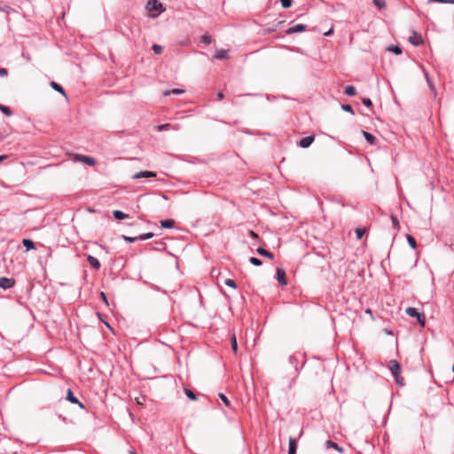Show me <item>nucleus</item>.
Instances as JSON below:
<instances>
[{
  "mask_svg": "<svg viewBox=\"0 0 454 454\" xmlns=\"http://www.w3.org/2000/svg\"><path fill=\"white\" fill-rule=\"evenodd\" d=\"M388 368L395 379L396 384L403 386L404 384L403 378L400 376L401 365L396 360H391L388 363Z\"/></svg>",
  "mask_w": 454,
  "mask_h": 454,
  "instance_id": "nucleus-1",
  "label": "nucleus"
},
{
  "mask_svg": "<svg viewBox=\"0 0 454 454\" xmlns=\"http://www.w3.org/2000/svg\"><path fill=\"white\" fill-rule=\"evenodd\" d=\"M366 232H367L366 228H356V239H361Z\"/></svg>",
  "mask_w": 454,
  "mask_h": 454,
  "instance_id": "nucleus-22",
  "label": "nucleus"
},
{
  "mask_svg": "<svg viewBox=\"0 0 454 454\" xmlns=\"http://www.w3.org/2000/svg\"><path fill=\"white\" fill-rule=\"evenodd\" d=\"M297 440L294 437L289 438L288 454H296Z\"/></svg>",
  "mask_w": 454,
  "mask_h": 454,
  "instance_id": "nucleus-12",
  "label": "nucleus"
},
{
  "mask_svg": "<svg viewBox=\"0 0 454 454\" xmlns=\"http://www.w3.org/2000/svg\"><path fill=\"white\" fill-rule=\"evenodd\" d=\"M153 237V232H148V233H145V234L138 236V239H141V240H145V239H151Z\"/></svg>",
  "mask_w": 454,
  "mask_h": 454,
  "instance_id": "nucleus-34",
  "label": "nucleus"
},
{
  "mask_svg": "<svg viewBox=\"0 0 454 454\" xmlns=\"http://www.w3.org/2000/svg\"><path fill=\"white\" fill-rule=\"evenodd\" d=\"M51 87L55 90L56 91L59 92L60 94H62L66 98H67V94L64 90V89L62 88L61 85H59V83H57L56 82H51L50 83Z\"/></svg>",
  "mask_w": 454,
  "mask_h": 454,
  "instance_id": "nucleus-15",
  "label": "nucleus"
},
{
  "mask_svg": "<svg viewBox=\"0 0 454 454\" xmlns=\"http://www.w3.org/2000/svg\"><path fill=\"white\" fill-rule=\"evenodd\" d=\"M314 139H315L314 136L305 137L302 139H301V141L299 142V145L302 148H307L314 142Z\"/></svg>",
  "mask_w": 454,
  "mask_h": 454,
  "instance_id": "nucleus-10",
  "label": "nucleus"
},
{
  "mask_svg": "<svg viewBox=\"0 0 454 454\" xmlns=\"http://www.w3.org/2000/svg\"><path fill=\"white\" fill-rule=\"evenodd\" d=\"M24 247L27 248V250L35 249V244L30 239H23L22 241Z\"/></svg>",
  "mask_w": 454,
  "mask_h": 454,
  "instance_id": "nucleus-23",
  "label": "nucleus"
},
{
  "mask_svg": "<svg viewBox=\"0 0 454 454\" xmlns=\"http://www.w3.org/2000/svg\"><path fill=\"white\" fill-rule=\"evenodd\" d=\"M277 279L281 286L287 285L286 275L283 269H277Z\"/></svg>",
  "mask_w": 454,
  "mask_h": 454,
  "instance_id": "nucleus-6",
  "label": "nucleus"
},
{
  "mask_svg": "<svg viewBox=\"0 0 454 454\" xmlns=\"http://www.w3.org/2000/svg\"><path fill=\"white\" fill-rule=\"evenodd\" d=\"M341 108L344 110V111H347L352 114H354V111H353V108L350 105H342L341 106Z\"/></svg>",
  "mask_w": 454,
  "mask_h": 454,
  "instance_id": "nucleus-36",
  "label": "nucleus"
},
{
  "mask_svg": "<svg viewBox=\"0 0 454 454\" xmlns=\"http://www.w3.org/2000/svg\"><path fill=\"white\" fill-rule=\"evenodd\" d=\"M87 260L93 269L98 270L100 268L101 265H100L99 261L97 258H95L94 256L88 255Z\"/></svg>",
  "mask_w": 454,
  "mask_h": 454,
  "instance_id": "nucleus-13",
  "label": "nucleus"
},
{
  "mask_svg": "<svg viewBox=\"0 0 454 454\" xmlns=\"http://www.w3.org/2000/svg\"><path fill=\"white\" fill-rule=\"evenodd\" d=\"M135 401H136V403H137L138 405H143V404H144V401H145V397H142V399H141V398H139V397H136V398H135Z\"/></svg>",
  "mask_w": 454,
  "mask_h": 454,
  "instance_id": "nucleus-47",
  "label": "nucleus"
},
{
  "mask_svg": "<svg viewBox=\"0 0 454 454\" xmlns=\"http://www.w3.org/2000/svg\"><path fill=\"white\" fill-rule=\"evenodd\" d=\"M16 281L12 278H0V288L10 289L14 286Z\"/></svg>",
  "mask_w": 454,
  "mask_h": 454,
  "instance_id": "nucleus-5",
  "label": "nucleus"
},
{
  "mask_svg": "<svg viewBox=\"0 0 454 454\" xmlns=\"http://www.w3.org/2000/svg\"><path fill=\"white\" fill-rule=\"evenodd\" d=\"M306 29V26L302 24H297L295 26H293L289 27L286 31L287 34H294V33H299L302 32Z\"/></svg>",
  "mask_w": 454,
  "mask_h": 454,
  "instance_id": "nucleus-11",
  "label": "nucleus"
},
{
  "mask_svg": "<svg viewBox=\"0 0 454 454\" xmlns=\"http://www.w3.org/2000/svg\"><path fill=\"white\" fill-rule=\"evenodd\" d=\"M155 176H156L155 172L146 170V171H141V172L136 173L132 176V178L138 179V178H142V177H155Z\"/></svg>",
  "mask_w": 454,
  "mask_h": 454,
  "instance_id": "nucleus-8",
  "label": "nucleus"
},
{
  "mask_svg": "<svg viewBox=\"0 0 454 454\" xmlns=\"http://www.w3.org/2000/svg\"><path fill=\"white\" fill-rule=\"evenodd\" d=\"M8 75V71L6 68L0 67V76L5 77Z\"/></svg>",
  "mask_w": 454,
  "mask_h": 454,
  "instance_id": "nucleus-44",
  "label": "nucleus"
},
{
  "mask_svg": "<svg viewBox=\"0 0 454 454\" xmlns=\"http://www.w3.org/2000/svg\"><path fill=\"white\" fill-rule=\"evenodd\" d=\"M174 224H175V221L172 219H167V220L160 221V226L162 228L170 229L174 226Z\"/></svg>",
  "mask_w": 454,
  "mask_h": 454,
  "instance_id": "nucleus-17",
  "label": "nucleus"
},
{
  "mask_svg": "<svg viewBox=\"0 0 454 454\" xmlns=\"http://www.w3.org/2000/svg\"><path fill=\"white\" fill-rule=\"evenodd\" d=\"M391 221L393 225L398 230L399 229V221L396 216L391 215Z\"/></svg>",
  "mask_w": 454,
  "mask_h": 454,
  "instance_id": "nucleus-39",
  "label": "nucleus"
},
{
  "mask_svg": "<svg viewBox=\"0 0 454 454\" xmlns=\"http://www.w3.org/2000/svg\"><path fill=\"white\" fill-rule=\"evenodd\" d=\"M224 284L230 287L236 288L237 285L233 279L228 278L224 281Z\"/></svg>",
  "mask_w": 454,
  "mask_h": 454,
  "instance_id": "nucleus-33",
  "label": "nucleus"
},
{
  "mask_svg": "<svg viewBox=\"0 0 454 454\" xmlns=\"http://www.w3.org/2000/svg\"><path fill=\"white\" fill-rule=\"evenodd\" d=\"M169 126H170V124H169V123H166V124L159 125V126L157 127V129H158L159 131H162V130L167 129Z\"/></svg>",
  "mask_w": 454,
  "mask_h": 454,
  "instance_id": "nucleus-43",
  "label": "nucleus"
},
{
  "mask_svg": "<svg viewBox=\"0 0 454 454\" xmlns=\"http://www.w3.org/2000/svg\"><path fill=\"white\" fill-rule=\"evenodd\" d=\"M129 454H137V453L133 450H129Z\"/></svg>",
  "mask_w": 454,
  "mask_h": 454,
  "instance_id": "nucleus-53",
  "label": "nucleus"
},
{
  "mask_svg": "<svg viewBox=\"0 0 454 454\" xmlns=\"http://www.w3.org/2000/svg\"><path fill=\"white\" fill-rule=\"evenodd\" d=\"M183 93H184V90H181V89L167 90L163 91L164 96H168L170 94L180 95Z\"/></svg>",
  "mask_w": 454,
  "mask_h": 454,
  "instance_id": "nucleus-18",
  "label": "nucleus"
},
{
  "mask_svg": "<svg viewBox=\"0 0 454 454\" xmlns=\"http://www.w3.org/2000/svg\"><path fill=\"white\" fill-rule=\"evenodd\" d=\"M363 101V104L368 107H371L372 106V100L370 98H364L362 99Z\"/></svg>",
  "mask_w": 454,
  "mask_h": 454,
  "instance_id": "nucleus-41",
  "label": "nucleus"
},
{
  "mask_svg": "<svg viewBox=\"0 0 454 454\" xmlns=\"http://www.w3.org/2000/svg\"><path fill=\"white\" fill-rule=\"evenodd\" d=\"M223 98H224V95H223V93L222 91H220V92H218V93H217V99H218L219 101H220V100H222V99H223Z\"/></svg>",
  "mask_w": 454,
  "mask_h": 454,
  "instance_id": "nucleus-49",
  "label": "nucleus"
},
{
  "mask_svg": "<svg viewBox=\"0 0 454 454\" xmlns=\"http://www.w3.org/2000/svg\"><path fill=\"white\" fill-rule=\"evenodd\" d=\"M363 135L368 143H370L371 145L375 144L376 137L373 135L366 131H363Z\"/></svg>",
  "mask_w": 454,
  "mask_h": 454,
  "instance_id": "nucleus-19",
  "label": "nucleus"
},
{
  "mask_svg": "<svg viewBox=\"0 0 454 454\" xmlns=\"http://www.w3.org/2000/svg\"><path fill=\"white\" fill-rule=\"evenodd\" d=\"M426 77H427V83H428V85H429L430 89L433 90L434 95V97H435V96H436L435 88H434V86L433 85V83L431 82V81H430V79H429V77H428L427 74H426Z\"/></svg>",
  "mask_w": 454,
  "mask_h": 454,
  "instance_id": "nucleus-37",
  "label": "nucleus"
},
{
  "mask_svg": "<svg viewBox=\"0 0 454 454\" xmlns=\"http://www.w3.org/2000/svg\"><path fill=\"white\" fill-rule=\"evenodd\" d=\"M113 215L114 216V218L117 220H122V219L129 217V215L127 214H124L123 212H121L120 210H114L113 212Z\"/></svg>",
  "mask_w": 454,
  "mask_h": 454,
  "instance_id": "nucleus-20",
  "label": "nucleus"
},
{
  "mask_svg": "<svg viewBox=\"0 0 454 454\" xmlns=\"http://www.w3.org/2000/svg\"><path fill=\"white\" fill-rule=\"evenodd\" d=\"M146 9L149 12L153 11H163L162 4L160 3L158 0H149L146 4Z\"/></svg>",
  "mask_w": 454,
  "mask_h": 454,
  "instance_id": "nucleus-4",
  "label": "nucleus"
},
{
  "mask_svg": "<svg viewBox=\"0 0 454 454\" xmlns=\"http://www.w3.org/2000/svg\"><path fill=\"white\" fill-rule=\"evenodd\" d=\"M429 2H437V3H442V4H454V0H429Z\"/></svg>",
  "mask_w": 454,
  "mask_h": 454,
  "instance_id": "nucleus-42",
  "label": "nucleus"
},
{
  "mask_svg": "<svg viewBox=\"0 0 454 454\" xmlns=\"http://www.w3.org/2000/svg\"><path fill=\"white\" fill-rule=\"evenodd\" d=\"M325 444H326L327 448L332 447V448H334L335 450H337L339 452H342V448H340L337 443H335L332 441H327L325 442Z\"/></svg>",
  "mask_w": 454,
  "mask_h": 454,
  "instance_id": "nucleus-24",
  "label": "nucleus"
},
{
  "mask_svg": "<svg viewBox=\"0 0 454 454\" xmlns=\"http://www.w3.org/2000/svg\"><path fill=\"white\" fill-rule=\"evenodd\" d=\"M249 236L253 239H258V235L254 231H249Z\"/></svg>",
  "mask_w": 454,
  "mask_h": 454,
  "instance_id": "nucleus-48",
  "label": "nucleus"
},
{
  "mask_svg": "<svg viewBox=\"0 0 454 454\" xmlns=\"http://www.w3.org/2000/svg\"><path fill=\"white\" fill-rule=\"evenodd\" d=\"M184 393L187 395L188 398H190L192 401L197 400L196 395L190 389L184 388Z\"/></svg>",
  "mask_w": 454,
  "mask_h": 454,
  "instance_id": "nucleus-26",
  "label": "nucleus"
},
{
  "mask_svg": "<svg viewBox=\"0 0 454 454\" xmlns=\"http://www.w3.org/2000/svg\"><path fill=\"white\" fill-rule=\"evenodd\" d=\"M8 156L7 155H0V162L3 161L4 160L7 159Z\"/></svg>",
  "mask_w": 454,
  "mask_h": 454,
  "instance_id": "nucleus-51",
  "label": "nucleus"
},
{
  "mask_svg": "<svg viewBox=\"0 0 454 454\" xmlns=\"http://www.w3.org/2000/svg\"><path fill=\"white\" fill-rule=\"evenodd\" d=\"M249 262H250L253 265H254V266H260V265H262V261H261L260 259L256 258V257H251V258L249 259Z\"/></svg>",
  "mask_w": 454,
  "mask_h": 454,
  "instance_id": "nucleus-32",
  "label": "nucleus"
},
{
  "mask_svg": "<svg viewBox=\"0 0 454 454\" xmlns=\"http://www.w3.org/2000/svg\"><path fill=\"white\" fill-rule=\"evenodd\" d=\"M283 8H289L292 4V0H280Z\"/></svg>",
  "mask_w": 454,
  "mask_h": 454,
  "instance_id": "nucleus-35",
  "label": "nucleus"
},
{
  "mask_svg": "<svg viewBox=\"0 0 454 454\" xmlns=\"http://www.w3.org/2000/svg\"><path fill=\"white\" fill-rule=\"evenodd\" d=\"M72 159L74 161H81L83 162L89 166H95L96 165V160L92 157L82 155V154H72Z\"/></svg>",
  "mask_w": 454,
  "mask_h": 454,
  "instance_id": "nucleus-3",
  "label": "nucleus"
},
{
  "mask_svg": "<svg viewBox=\"0 0 454 454\" xmlns=\"http://www.w3.org/2000/svg\"><path fill=\"white\" fill-rule=\"evenodd\" d=\"M407 241L413 249L416 248V240L412 236L407 235Z\"/></svg>",
  "mask_w": 454,
  "mask_h": 454,
  "instance_id": "nucleus-31",
  "label": "nucleus"
},
{
  "mask_svg": "<svg viewBox=\"0 0 454 454\" xmlns=\"http://www.w3.org/2000/svg\"><path fill=\"white\" fill-rule=\"evenodd\" d=\"M387 51H393L395 52V54H401L402 53V49L399 47V46H389L387 48Z\"/></svg>",
  "mask_w": 454,
  "mask_h": 454,
  "instance_id": "nucleus-30",
  "label": "nucleus"
},
{
  "mask_svg": "<svg viewBox=\"0 0 454 454\" xmlns=\"http://www.w3.org/2000/svg\"><path fill=\"white\" fill-rule=\"evenodd\" d=\"M214 57L217 59H227L229 58L228 51L225 50H216Z\"/></svg>",
  "mask_w": 454,
  "mask_h": 454,
  "instance_id": "nucleus-14",
  "label": "nucleus"
},
{
  "mask_svg": "<svg viewBox=\"0 0 454 454\" xmlns=\"http://www.w3.org/2000/svg\"><path fill=\"white\" fill-rule=\"evenodd\" d=\"M202 42L207 44L211 43V42H212L211 36L209 35H204L202 36Z\"/></svg>",
  "mask_w": 454,
  "mask_h": 454,
  "instance_id": "nucleus-38",
  "label": "nucleus"
},
{
  "mask_svg": "<svg viewBox=\"0 0 454 454\" xmlns=\"http://www.w3.org/2000/svg\"><path fill=\"white\" fill-rule=\"evenodd\" d=\"M231 349L234 353H237L238 351V343H237V338L235 333H232L231 337Z\"/></svg>",
  "mask_w": 454,
  "mask_h": 454,
  "instance_id": "nucleus-21",
  "label": "nucleus"
},
{
  "mask_svg": "<svg viewBox=\"0 0 454 454\" xmlns=\"http://www.w3.org/2000/svg\"><path fill=\"white\" fill-rule=\"evenodd\" d=\"M67 400H68L69 402H71L73 403H76L79 405V407H81L82 409H84V405L78 401V399L74 395L71 389H67Z\"/></svg>",
  "mask_w": 454,
  "mask_h": 454,
  "instance_id": "nucleus-9",
  "label": "nucleus"
},
{
  "mask_svg": "<svg viewBox=\"0 0 454 454\" xmlns=\"http://www.w3.org/2000/svg\"><path fill=\"white\" fill-rule=\"evenodd\" d=\"M105 324H106V325L108 328H110V329H111V326H110V325H109L108 323H105Z\"/></svg>",
  "mask_w": 454,
  "mask_h": 454,
  "instance_id": "nucleus-54",
  "label": "nucleus"
},
{
  "mask_svg": "<svg viewBox=\"0 0 454 454\" xmlns=\"http://www.w3.org/2000/svg\"><path fill=\"white\" fill-rule=\"evenodd\" d=\"M152 49H153V52H154L155 54H157V55L161 54V53H162V51H163L162 47H161L160 45H159V44H153V45L152 46Z\"/></svg>",
  "mask_w": 454,
  "mask_h": 454,
  "instance_id": "nucleus-29",
  "label": "nucleus"
},
{
  "mask_svg": "<svg viewBox=\"0 0 454 454\" xmlns=\"http://www.w3.org/2000/svg\"><path fill=\"white\" fill-rule=\"evenodd\" d=\"M365 313H366V314H369L370 316H372V310H371L370 309H366V310H365Z\"/></svg>",
  "mask_w": 454,
  "mask_h": 454,
  "instance_id": "nucleus-52",
  "label": "nucleus"
},
{
  "mask_svg": "<svg viewBox=\"0 0 454 454\" xmlns=\"http://www.w3.org/2000/svg\"><path fill=\"white\" fill-rule=\"evenodd\" d=\"M405 312L410 317H416L421 326L425 325V321H426L425 315L419 313L415 308L409 307L405 309Z\"/></svg>",
  "mask_w": 454,
  "mask_h": 454,
  "instance_id": "nucleus-2",
  "label": "nucleus"
},
{
  "mask_svg": "<svg viewBox=\"0 0 454 454\" xmlns=\"http://www.w3.org/2000/svg\"><path fill=\"white\" fill-rule=\"evenodd\" d=\"M219 397L226 406H230V401L223 394H219Z\"/></svg>",
  "mask_w": 454,
  "mask_h": 454,
  "instance_id": "nucleus-40",
  "label": "nucleus"
},
{
  "mask_svg": "<svg viewBox=\"0 0 454 454\" xmlns=\"http://www.w3.org/2000/svg\"><path fill=\"white\" fill-rule=\"evenodd\" d=\"M409 41L411 44H413L415 46H418V45H420L423 43L422 36L416 32L412 33V35L410 36Z\"/></svg>",
  "mask_w": 454,
  "mask_h": 454,
  "instance_id": "nucleus-7",
  "label": "nucleus"
},
{
  "mask_svg": "<svg viewBox=\"0 0 454 454\" xmlns=\"http://www.w3.org/2000/svg\"><path fill=\"white\" fill-rule=\"evenodd\" d=\"M333 27H332V28H330L327 32H325V35H332V34H333Z\"/></svg>",
  "mask_w": 454,
  "mask_h": 454,
  "instance_id": "nucleus-50",
  "label": "nucleus"
},
{
  "mask_svg": "<svg viewBox=\"0 0 454 454\" xmlns=\"http://www.w3.org/2000/svg\"><path fill=\"white\" fill-rule=\"evenodd\" d=\"M345 94L348 96L356 95V88L352 85L347 86L345 89Z\"/></svg>",
  "mask_w": 454,
  "mask_h": 454,
  "instance_id": "nucleus-25",
  "label": "nucleus"
},
{
  "mask_svg": "<svg viewBox=\"0 0 454 454\" xmlns=\"http://www.w3.org/2000/svg\"><path fill=\"white\" fill-rule=\"evenodd\" d=\"M256 252L262 255V256H265L270 260H272L274 258V255L272 253L269 252L268 250L262 248V247H259L257 248Z\"/></svg>",
  "mask_w": 454,
  "mask_h": 454,
  "instance_id": "nucleus-16",
  "label": "nucleus"
},
{
  "mask_svg": "<svg viewBox=\"0 0 454 454\" xmlns=\"http://www.w3.org/2000/svg\"><path fill=\"white\" fill-rule=\"evenodd\" d=\"M0 110L2 113H4L6 116H11L12 115V111L11 109L6 106H4V105H0Z\"/></svg>",
  "mask_w": 454,
  "mask_h": 454,
  "instance_id": "nucleus-27",
  "label": "nucleus"
},
{
  "mask_svg": "<svg viewBox=\"0 0 454 454\" xmlns=\"http://www.w3.org/2000/svg\"><path fill=\"white\" fill-rule=\"evenodd\" d=\"M100 297H101L102 301H103L106 305H109L108 301H107V298H106V294L104 292H101V293H100Z\"/></svg>",
  "mask_w": 454,
  "mask_h": 454,
  "instance_id": "nucleus-46",
  "label": "nucleus"
},
{
  "mask_svg": "<svg viewBox=\"0 0 454 454\" xmlns=\"http://www.w3.org/2000/svg\"><path fill=\"white\" fill-rule=\"evenodd\" d=\"M123 239L124 240L128 241V242H134L135 240L137 239H139L138 237H127V236H123Z\"/></svg>",
  "mask_w": 454,
  "mask_h": 454,
  "instance_id": "nucleus-45",
  "label": "nucleus"
},
{
  "mask_svg": "<svg viewBox=\"0 0 454 454\" xmlns=\"http://www.w3.org/2000/svg\"><path fill=\"white\" fill-rule=\"evenodd\" d=\"M373 4L379 9H383L386 7V2L384 0H373Z\"/></svg>",
  "mask_w": 454,
  "mask_h": 454,
  "instance_id": "nucleus-28",
  "label": "nucleus"
},
{
  "mask_svg": "<svg viewBox=\"0 0 454 454\" xmlns=\"http://www.w3.org/2000/svg\"><path fill=\"white\" fill-rule=\"evenodd\" d=\"M452 372H453V373H454V364H453V366H452Z\"/></svg>",
  "mask_w": 454,
  "mask_h": 454,
  "instance_id": "nucleus-55",
  "label": "nucleus"
}]
</instances>
